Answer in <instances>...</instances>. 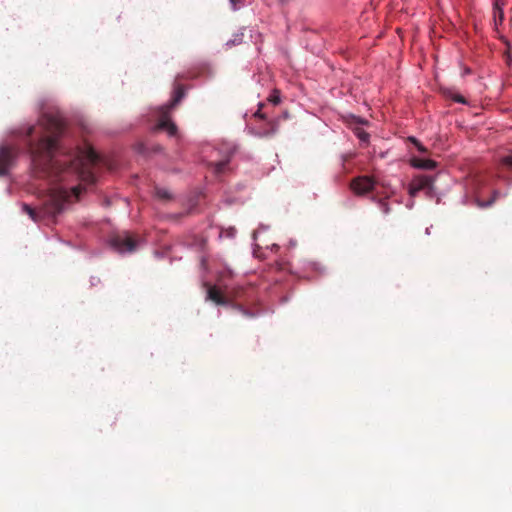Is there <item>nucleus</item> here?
I'll return each mask as SVG.
<instances>
[{"instance_id":"obj_1","label":"nucleus","mask_w":512,"mask_h":512,"mask_svg":"<svg viewBox=\"0 0 512 512\" xmlns=\"http://www.w3.org/2000/svg\"><path fill=\"white\" fill-rule=\"evenodd\" d=\"M44 124L51 135L41 139L38 143L34 141V169L37 166L36 154H43L49 162V169L55 175L56 180L64 181L66 175L73 174L83 182L92 185L96 178L93 173V166L100 161V156L92 148L87 147L74 158L58 155V137L64 131V122L58 116L45 115Z\"/></svg>"},{"instance_id":"obj_2","label":"nucleus","mask_w":512,"mask_h":512,"mask_svg":"<svg viewBox=\"0 0 512 512\" xmlns=\"http://www.w3.org/2000/svg\"><path fill=\"white\" fill-rule=\"evenodd\" d=\"M32 126H28L25 131H16L14 142H7L0 145V176H5L12 168L15 159L22 150V146H31Z\"/></svg>"},{"instance_id":"obj_3","label":"nucleus","mask_w":512,"mask_h":512,"mask_svg":"<svg viewBox=\"0 0 512 512\" xmlns=\"http://www.w3.org/2000/svg\"><path fill=\"white\" fill-rule=\"evenodd\" d=\"M183 97H184V89L182 86H178L174 91L173 98H172V101H171L169 107L165 108V111L161 114L160 119H159L158 128L166 130L168 132V134L171 136L176 134L177 127L169 119V117L167 115V110L176 106L182 100Z\"/></svg>"},{"instance_id":"obj_4","label":"nucleus","mask_w":512,"mask_h":512,"mask_svg":"<svg viewBox=\"0 0 512 512\" xmlns=\"http://www.w3.org/2000/svg\"><path fill=\"white\" fill-rule=\"evenodd\" d=\"M111 245L119 252H133L137 247L136 240L127 232L111 237Z\"/></svg>"},{"instance_id":"obj_5","label":"nucleus","mask_w":512,"mask_h":512,"mask_svg":"<svg viewBox=\"0 0 512 512\" xmlns=\"http://www.w3.org/2000/svg\"><path fill=\"white\" fill-rule=\"evenodd\" d=\"M376 181L371 176H358L351 180L350 188L358 196L366 195L375 187Z\"/></svg>"},{"instance_id":"obj_6","label":"nucleus","mask_w":512,"mask_h":512,"mask_svg":"<svg viewBox=\"0 0 512 512\" xmlns=\"http://www.w3.org/2000/svg\"><path fill=\"white\" fill-rule=\"evenodd\" d=\"M433 181V177L427 175L415 177L409 185V194L414 197L423 189H431Z\"/></svg>"},{"instance_id":"obj_7","label":"nucleus","mask_w":512,"mask_h":512,"mask_svg":"<svg viewBox=\"0 0 512 512\" xmlns=\"http://www.w3.org/2000/svg\"><path fill=\"white\" fill-rule=\"evenodd\" d=\"M207 299L217 305H225L228 303L224 294L216 286H208Z\"/></svg>"},{"instance_id":"obj_8","label":"nucleus","mask_w":512,"mask_h":512,"mask_svg":"<svg viewBox=\"0 0 512 512\" xmlns=\"http://www.w3.org/2000/svg\"><path fill=\"white\" fill-rule=\"evenodd\" d=\"M411 165L418 169L433 170L437 167V162L432 159L412 158Z\"/></svg>"},{"instance_id":"obj_9","label":"nucleus","mask_w":512,"mask_h":512,"mask_svg":"<svg viewBox=\"0 0 512 512\" xmlns=\"http://www.w3.org/2000/svg\"><path fill=\"white\" fill-rule=\"evenodd\" d=\"M229 162H230V156L226 157L224 160H221L218 162H212L210 165L213 169V172L216 175H221V174L225 173Z\"/></svg>"},{"instance_id":"obj_10","label":"nucleus","mask_w":512,"mask_h":512,"mask_svg":"<svg viewBox=\"0 0 512 512\" xmlns=\"http://www.w3.org/2000/svg\"><path fill=\"white\" fill-rule=\"evenodd\" d=\"M504 5H505L504 0H494V4H493L494 17H495V20L497 21V19H498L500 23L504 19V12H503Z\"/></svg>"},{"instance_id":"obj_11","label":"nucleus","mask_w":512,"mask_h":512,"mask_svg":"<svg viewBox=\"0 0 512 512\" xmlns=\"http://www.w3.org/2000/svg\"><path fill=\"white\" fill-rule=\"evenodd\" d=\"M378 205H379V208L380 210L383 212V214H389L390 213V206L388 204V202L384 199H379L378 200Z\"/></svg>"},{"instance_id":"obj_12","label":"nucleus","mask_w":512,"mask_h":512,"mask_svg":"<svg viewBox=\"0 0 512 512\" xmlns=\"http://www.w3.org/2000/svg\"><path fill=\"white\" fill-rule=\"evenodd\" d=\"M498 196H499V192L498 191H494L493 192V196H492V198L490 200H488L487 202H480L479 201L478 205L480 207H483V208L484 207H489V206H491L495 202V200L497 199Z\"/></svg>"},{"instance_id":"obj_13","label":"nucleus","mask_w":512,"mask_h":512,"mask_svg":"<svg viewBox=\"0 0 512 512\" xmlns=\"http://www.w3.org/2000/svg\"><path fill=\"white\" fill-rule=\"evenodd\" d=\"M156 195L160 198V199H163V200H168L171 198V195L170 193L165 190V189H161V188H158L156 190Z\"/></svg>"},{"instance_id":"obj_14","label":"nucleus","mask_w":512,"mask_h":512,"mask_svg":"<svg viewBox=\"0 0 512 512\" xmlns=\"http://www.w3.org/2000/svg\"><path fill=\"white\" fill-rule=\"evenodd\" d=\"M356 134H357V137L362 141V142H368L369 140V134L367 132H365L364 130L362 129H358L356 131Z\"/></svg>"},{"instance_id":"obj_15","label":"nucleus","mask_w":512,"mask_h":512,"mask_svg":"<svg viewBox=\"0 0 512 512\" xmlns=\"http://www.w3.org/2000/svg\"><path fill=\"white\" fill-rule=\"evenodd\" d=\"M268 101L273 103L274 105H277L280 102V97L278 94H276V92H274L268 97Z\"/></svg>"},{"instance_id":"obj_16","label":"nucleus","mask_w":512,"mask_h":512,"mask_svg":"<svg viewBox=\"0 0 512 512\" xmlns=\"http://www.w3.org/2000/svg\"><path fill=\"white\" fill-rule=\"evenodd\" d=\"M411 141L415 144V146L417 147L418 151H420L422 153L427 152V149L417 139L411 138Z\"/></svg>"},{"instance_id":"obj_17","label":"nucleus","mask_w":512,"mask_h":512,"mask_svg":"<svg viewBox=\"0 0 512 512\" xmlns=\"http://www.w3.org/2000/svg\"><path fill=\"white\" fill-rule=\"evenodd\" d=\"M451 98L457 102V103H461V104H465L466 103V100L463 96L459 95V94H454L451 96Z\"/></svg>"},{"instance_id":"obj_18","label":"nucleus","mask_w":512,"mask_h":512,"mask_svg":"<svg viewBox=\"0 0 512 512\" xmlns=\"http://www.w3.org/2000/svg\"><path fill=\"white\" fill-rule=\"evenodd\" d=\"M502 163L510 168H512V156H505L502 158Z\"/></svg>"},{"instance_id":"obj_19","label":"nucleus","mask_w":512,"mask_h":512,"mask_svg":"<svg viewBox=\"0 0 512 512\" xmlns=\"http://www.w3.org/2000/svg\"><path fill=\"white\" fill-rule=\"evenodd\" d=\"M23 210L32 218V206L23 204Z\"/></svg>"},{"instance_id":"obj_20","label":"nucleus","mask_w":512,"mask_h":512,"mask_svg":"<svg viewBox=\"0 0 512 512\" xmlns=\"http://www.w3.org/2000/svg\"><path fill=\"white\" fill-rule=\"evenodd\" d=\"M230 3L234 9H237L243 3V0H230Z\"/></svg>"},{"instance_id":"obj_21","label":"nucleus","mask_w":512,"mask_h":512,"mask_svg":"<svg viewBox=\"0 0 512 512\" xmlns=\"http://www.w3.org/2000/svg\"><path fill=\"white\" fill-rule=\"evenodd\" d=\"M72 191H73L75 197L78 198L80 193H81V188L80 187H73Z\"/></svg>"},{"instance_id":"obj_22","label":"nucleus","mask_w":512,"mask_h":512,"mask_svg":"<svg viewBox=\"0 0 512 512\" xmlns=\"http://www.w3.org/2000/svg\"><path fill=\"white\" fill-rule=\"evenodd\" d=\"M260 107H262V105H260ZM260 109H261V108H259V109H258V111H257V112H255V114H254V115H255L256 117H259V118L264 119V118H265V116H264V114H262V113H261Z\"/></svg>"},{"instance_id":"obj_23","label":"nucleus","mask_w":512,"mask_h":512,"mask_svg":"<svg viewBox=\"0 0 512 512\" xmlns=\"http://www.w3.org/2000/svg\"><path fill=\"white\" fill-rule=\"evenodd\" d=\"M33 215H34V219H35L36 218V208L35 207H34Z\"/></svg>"},{"instance_id":"obj_24","label":"nucleus","mask_w":512,"mask_h":512,"mask_svg":"<svg viewBox=\"0 0 512 512\" xmlns=\"http://www.w3.org/2000/svg\"><path fill=\"white\" fill-rule=\"evenodd\" d=\"M281 2H285V0H280Z\"/></svg>"}]
</instances>
